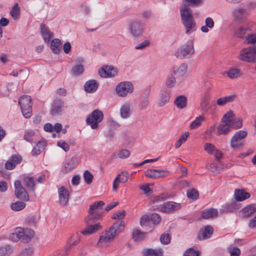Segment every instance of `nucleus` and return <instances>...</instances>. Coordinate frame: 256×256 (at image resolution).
Masks as SVG:
<instances>
[{"instance_id":"obj_54","label":"nucleus","mask_w":256,"mask_h":256,"mask_svg":"<svg viewBox=\"0 0 256 256\" xmlns=\"http://www.w3.org/2000/svg\"><path fill=\"white\" fill-rule=\"evenodd\" d=\"M150 222H152L154 224H157L160 223L161 220L160 216L156 213L152 214L150 216Z\"/></svg>"},{"instance_id":"obj_2","label":"nucleus","mask_w":256,"mask_h":256,"mask_svg":"<svg viewBox=\"0 0 256 256\" xmlns=\"http://www.w3.org/2000/svg\"><path fill=\"white\" fill-rule=\"evenodd\" d=\"M124 221L120 220L115 222L108 231H106L104 234L100 236L98 245L104 246L112 242L117 233L120 232L124 228Z\"/></svg>"},{"instance_id":"obj_43","label":"nucleus","mask_w":256,"mask_h":256,"mask_svg":"<svg viewBox=\"0 0 256 256\" xmlns=\"http://www.w3.org/2000/svg\"><path fill=\"white\" fill-rule=\"evenodd\" d=\"M230 128L238 129L242 127V120L240 118H234L232 121H230Z\"/></svg>"},{"instance_id":"obj_53","label":"nucleus","mask_w":256,"mask_h":256,"mask_svg":"<svg viewBox=\"0 0 256 256\" xmlns=\"http://www.w3.org/2000/svg\"><path fill=\"white\" fill-rule=\"evenodd\" d=\"M245 42L248 44H254L256 42V32L252 33V30L250 32V34H248L246 38Z\"/></svg>"},{"instance_id":"obj_57","label":"nucleus","mask_w":256,"mask_h":256,"mask_svg":"<svg viewBox=\"0 0 256 256\" xmlns=\"http://www.w3.org/2000/svg\"><path fill=\"white\" fill-rule=\"evenodd\" d=\"M32 248L28 247L24 249L17 256H30L33 253Z\"/></svg>"},{"instance_id":"obj_7","label":"nucleus","mask_w":256,"mask_h":256,"mask_svg":"<svg viewBox=\"0 0 256 256\" xmlns=\"http://www.w3.org/2000/svg\"><path fill=\"white\" fill-rule=\"evenodd\" d=\"M238 58L248 62H256V48L250 46L242 49L240 52Z\"/></svg>"},{"instance_id":"obj_49","label":"nucleus","mask_w":256,"mask_h":256,"mask_svg":"<svg viewBox=\"0 0 256 256\" xmlns=\"http://www.w3.org/2000/svg\"><path fill=\"white\" fill-rule=\"evenodd\" d=\"M183 2L185 3L182 6L187 5L188 8H190V6L195 7L199 6L202 3V0H183Z\"/></svg>"},{"instance_id":"obj_19","label":"nucleus","mask_w":256,"mask_h":256,"mask_svg":"<svg viewBox=\"0 0 256 256\" xmlns=\"http://www.w3.org/2000/svg\"><path fill=\"white\" fill-rule=\"evenodd\" d=\"M76 158L72 157L66 160L64 166L62 169L63 174H66L72 171L76 165Z\"/></svg>"},{"instance_id":"obj_23","label":"nucleus","mask_w":256,"mask_h":256,"mask_svg":"<svg viewBox=\"0 0 256 256\" xmlns=\"http://www.w3.org/2000/svg\"><path fill=\"white\" fill-rule=\"evenodd\" d=\"M250 196V193L246 192L244 189H237L234 192V198L238 202L243 201Z\"/></svg>"},{"instance_id":"obj_22","label":"nucleus","mask_w":256,"mask_h":256,"mask_svg":"<svg viewBox=\"0 0 256 256\" xmlns=\"http://www.w3.org/2000/svg\"><path fill=\"white\" fill-rule=\"evenodd\" d=\"M41 34L46 42H48L53 37V33L50 32L44 24H41L40 26Z\"/></svg>"},{"instance_id":"obj_51","label":"nucleus","mask_w":256,"mask_h":256,"mask_svg":"<svg viewBox=\"0 0 256 256\" xmlns=\"http://www.w3.org/2000/svg\"><path fill=\"white\" fill-rule=\"evenodd\" d=\"M93 178V176L88 170H86L84 171V178L87 184H91L92 182Z\"/></svg>"},{"instance_id":"obj_48","label":"nucleus","mask_w":256,"mask_h":256,"mask_svg":"<svg viewBox=\"0 0 256 256\" xmlns=\"http://www.w3.org/2000/svg\"><path fill=\"white\" fill-rule=\"evenodd\" d=\"M176 78L172 74H170L166 78V84L168 88H171L176 84Z\"/></svg>"},{"instance_id":"obj_38","label":"nucleus","mask_w":256,"mask_h":256,"mask_svg":"<svg viewBox=\"0 0 256 256\" xmlns=\"http://www.w3.org/2000/svg\"><path fill=\"white\" fill-rule=\"evenodd\" d=\"M46 142H38L32 150V154L36 156L40 154L44 150Z\"/></svg>"},{"instance_id":"obj_14","label":"nucleus","mask_w":256,"mask_h":256,"mask_svg":"<svg viewBox=\"0 0 256 256\" xmlns=\"http://www.w3.org/2000/svg\"><path fill=\"white\" fill-rule=\"evenodd\" d=\"M170 90L167 88L161 90L158 102V106L162 107L166 104L170 100Z\"/></svg>"},{"instance_id":"obj_15","label":"nucleus","mask_w":256,"mask_h":256,"mask_svg":"<svg viewBox=\"0 0 256 256\" xmlns=\"http://www.w3.org/2000/svg\"><path fill=\"white\" fill-rule=\"evenodd\" d=\"M98 74L101 77H114L117 74V70L111 66H104L99 70Z\"/></svg>"},{"instance_id":"obj_42","label":"nucleus","mask_w":256,"mask_h":256,"mask_svg":"<svg viewBox=\"0 0 256 256\" xmlns=\"http://www.w3.org/2000/svg\"><path fill=\"white\" fill-rule=\"evenodd\" d=\"M26 207V204L22 202H16L11 204V208L15 211H20Z\"/></svg>"},{"instance_id":"obj_8","label":"nucleus","mask_w":256,"mask_h":256,"mask_svg":"<svg viewBox=\"0 0 256 256\" xmlns=\"http://www.w3.org/2000/svg\"><path fill=\"white\" fill-rule=\"evenodd\" d=\"M104 115L102 112L98 110H95L87 118L86 122L88 125L90 126L92 129L94 130L98 128V124L102 121Z\"/></svg>"},{"instance_id":"obj_26","label":"nucleus","mask_w":256,"mask_h":256,"mask_svg":"<svg viewBox=\"0 0 256 256\" xmlns=\"http://www.w3.org/2000/svg\"><path fill=\"white\" fill-rule=\"evenodd\" d=\"M23 228H17L14 232L10 234L9 238L12 241L16 242L22 240V236H23Z\"/></svg>"},{"instance_id":"obj_31","label":"nucleus","mask_w":256,"mask_h":256,"mask_svg":"<svg viewBox=\"0 0 256 256\" xmlns=\"http://www.w3.org/2000/svg\"><path fill=\"white\" fill-rule=\"evenodd\" d=\"M130 104H126L120 108V116L122 118L126 119L130 117Z\"/></svg>"},{"instance_id":"obj_17","label":"nucleus","mask_w":256,"mask_h":256,"mask_svg":"<svg viewBox=\"0 0 256 256\" xmlns=\"http://www.w3.org/2000/svg\"><path fill=\"white\" fill-rule=\"evenodd\" d=\"M129 174L126 171H124L121 174H119L114 178L113 182L112 188L114 190H117L118 188V184L120 182H126L128 181Z\"/></svg>"},{"instance_id":"obj_4","label":"nucleus","mask_w":256,"mask_h":256,"mask_svg":"<svg viewBox=\"0 0 256 256\" xmlns=\"http://www.w3.org/2000/svg\"><path fill=\"white\" fill-rule=\"evenodd\" d=\"M104 204V202L103 201H98L90 205L89 214L85 218V221L90 224L92 220L96 221L99 219L101 216V211L102 210V206Z\"/></svg>"},{"instance_id":"obj_34","label":"nucleus","mask_w":256,"mask_h":256,"mask_svg":"<svg viewBox=\"0 0 256 256\" xmlns=\"http://www.w3.org/2000/svg\"><path fill=\"white\" fill-rule=\"evenodd\" d=\"M146 232H141L138 229H135L132 232V238L136 242L141 241L146 238Z\"/></svg>"},{"instance_id":"obj_32","label":"nucleus","mask_w":256,"mask_h":256,"mask_svg":"<svg viewBox=\"0 0 256 256\" xmlns=\"http://www.w3.org/2000/svg\"><path fill=\"white\" fill-rule=\"evenodd\" d=\"M235 96L234 95L228 96L218 98L216 101L217 105L219 106H224L228 102L234 100Z\"/></svg>"},{"instance_id":"obj_40","label":"nucleus","mask_w":256,"mask_h":256,"mask_svg":"<svg viewBox=\"0 0 256 256\" xmlns=\"http://www.w3.org/2000/svg\"><path fill=\"white\" fill-rule=\"evenodd\" d=\"M233 14L236 18H241L243 16L247 14V11L244 8L238 7L234 10Z\"/></svg>"},{"instance_id":"obj_1","label":"nucleus","mask_w":256,"mask_h":256,"mask_svg":"<svg viewBox=\"0 0 256 256\" xmlns=\"http://www.w3.org/2000/svg\"><path fill=\"white\" fill-rule=\"evenodd\" d=\"M182 22L186 30V34H190L196 30V24L194 20L191 9L187 5L182 6L180 8Z\"/></svg>"},{"instance_id":"obj_39","label":"nucleus","mask_w":256,"mask_h":256,"mask_svg":"<svg viewBox=\"0 0 256 256\" xmlns=\"http://www.w3.org/2000/svg\"><path fill=\"white\" fill-rule=\"evenodd\" d=\"M10 14L14 20H17L20 16V8L18 3H16L10 11Z\"/></svg>"},{"instance_id":"obj_11","label":"nucleus","mask_w":256,"mask_h":256,"mask_svg":"<svg viewBox=\"0 0 256 256\" xmlns=\"http://www.w3.org/2000/svg\"><path fill=\"white\" fill-rule=\"evenodd\" d=\"M247 136V132L244 130L237 132L232 136L230 141L231 146L233 148L240 147L243 145V139Z\"/></svg>"},{"instance_id":"obj_18","label":"nucleus","mask_w":256,"mask_h":256,"mask_svg":"<svg viewBox=\"0 0 256 256\" xmlns=\"http://www.w3.org/2000/svg\"><path fill=\"white\" fill-rule=\"evenodd\" d=\"M58 198L60 204L62 206H66L68 202L69 192L64 186H62L58 189Z\"/></svg>"},{"instance_id":"obj_55","label":"nucleus","mask_w":256,"mask_h":256,"mask_svg":"<svg viewBox=\"0 0 256 256\" xmlns=\"http://www.w3.org/2000/svg\"><path fill=\"white\" fill-rule=\"evenodd\" d=\"M171 237L168 233L163 234L160 237V242L164 244H167L170 242Z\"/></svg>"},{"instance_id":"obj_45","label":"nucleus","mask_w":256,"mask_h":256,"mask_svg":"<svg viewBox=\"0 0 256 256\" xmlns=\"http://www.w3.org/2000/svg\"><path fill=\"white\" fill-rule=\"evenodd\" d=\"M204 120V118L202 116H199L197 117L192 122L190 126V128L192 129H196L198 128L202 122Z\"/></svg>"},{"instance_id":"obj_41","label":"nucleus","mask_w":256,"mask_h":256,"mask_svg":"<svg viewBox=\"0 0 256 256\" xmlns=\"http://www.w3.org/2000/svg\"><path fill=\"white\" fill-rule=\"evenodd\" d=\"M84 71V66L82 64L74 66L71 70L72 75L77 76L82 74Z\"/></svg>"},{"instance_id":"obj_24","label":"nucleus","mask_w":256,"mask_h":256,"mask_svg":"<svg viewBox=\"0 0 256 256\" xmlns=\"http://www.w3.org/2000/svg\"><path fill=\"white\" fill-rule=\"evenodd\" d=\"M64 102L60 100H56L52 105L51 114L52 115H58L62 111Z\"/></svg>"},{"instance_id":"obj_44","label":"nucleus","mask_w":256,"mask_h":256,"mask_svg":"<svg viewBox=\"0 0 256 256\" xmlns=\"http://www.w3.org/2000/svg\"><path fill=\"white\" fill-rule=\"evenodd\" d=\"M256 211V205L255 204L248 205L244 208V214L247 216H250Z\"/></svg>"},{"instance_id":"obj_20","label":"nucleus","mask_w":256,"mask_h":256,"mask_svg":"<svg viewBox=\"0 0 256 256\" xmlns=\"http://www.w3.org/2000/svg\"><path fill=\"white\" fill-rule=\"evenodd\" d=\"M214 229L210 226H206L204 228H202L198 234V238L200 240H204L210 238L212 234Z\"/></svg>"},{"instance_id":"obj_46","label":"nucleus","mask_w":256,"mask_h":256,"mask_svg":"<svg viewBox=\"0 0 256 256\" xmlns=\"http://www.w3.org/2000/svg\"><path fill=\"white\" fill-rule=\"evenodd\" d=\"M24 182L26 186L32 190H34L35 187V183L33 178L26 177L24 180Z\"/></svg>"},{"instance_id":"obj_16","label":"nucleus","mask_w":256,"mask_h":256,"mask_svg":"<svg viewBox=\"0 0 256 256\" xmlns=\"http://www.w3.org/2000/svg\"><path fill=\"white\" fill-rule=\"evenodd\" d=\"M96 222V221L93 220H92V222H90V224H88L85 221L86 226L85 230L82 231V234L84 235L90 234L95 232L100 228L101 226L100 224L98 222L95 224Z\"/></svg>"},{"instance_id":"obj_35","label":"nucleus","mask_w":256,"mask_h":256,"mask_svg":"<svg viewBox=\"0 0 256 256\" xmlns=\"http://www.w3.org/2000/svg\"><path fill=\"white\" fill-rule=\"evenodd\" d=\"M13 252L12 246L5 244L0 246V256H9Z\"/></svg>"},{"instance_id":"obj_12","label":"nucleus","mask_w":256,"mask_h":256,"mask_svg":"<svg viewBox=\"0 0 256 256\" xmlns=\"http://www.w3.org/2000/svg\"><path fill=\"white\" fill-rule=\"evenodd\" d=\"M15 188V195L19 199L25 200H29V196L26 190L22 186L20 180H16L14 184Z\"/></svg>"},{"instance_id":"obj_63","label":"nucleus","mask_w":256,"mask_h":256,"mask_svg":"<svg viewBox=\"0 0 256 256\" xmlns=\"http://www.w3.org/2000/svg\"><path fill=\"white\" fill-rule=\"evenodd\" d=\"M204 148L206 152L210 154H212L213 152L215 150L214 145L210 143H206Z\"/></svg>"},{"instance_id":"obj_10","label":"nucleus","mask_w":256,"mask_h":256,"mask_svg":"<svg viewBox=\"0 0 256 256\" xmlns=\"http://www.w3.org/2000/svg\"><path fill=\"white\" fill-rule=\"evenodd\" d=\"M156 206L157 208H154V210H158L165 213H169L172 211L177 210L180 209L181 207L180 204L174 202H167L162 204Z\"/></svg>"},{"instance_id":"obj_52","label":"nucleus","mask_w":256,"mask_h":256,"mask_svg":"<svg viewBox=\"0 0 256 256\" xmlns=\"http://www.w3.org/2000/svg\"><path fill=\"white\" fill-rule=\"evenodd\" d=\"M234 114L232 110H230L224 116L221 121L230 124V121H232V120L234 119Z\"/></svg>"},{"instance_id":"obj_56","label":"nucleus","mask_w":256,"mask_h":256,"mask_svg":"<svg viewBox=\"0 0 256 256\" xmlns=\"http://www.w3.org/2000/svg\"><path fill=\"white\" fill-rule=\"evenodd\" d=\"M35 132L34 130H28L26 131L24 135V139L28 142H32V137L34 135Z\"/></svg>"},{"instance_id":"obj_21","label":"nucleus","mask_w":256,"mask_h":256,"mask_svg":"<svg viewBox=\"0 0 256 256\" xmlns=\"http://www.w3.org/2000/svg\"><path fill=\"white\" fill-rule=\"evenodd\" d=\"M98 85L99 84L96 80H89L84 84V90L88 93L94 92L97 90Z\"/></svg>"},{"instance_id":"obj_37","label":"nucleus","mask_w":256,"mask_h":256,"mask_svg":"<svg viewBox=\"0 0 256 256\" xmlns=\"http://www.w3.org/2000/svg\"><path fill=\"white\" fill-rule=\"evenodd\" d=\"M229 78L231 79L236 78L242 76L241 72L238 68H232L226 72Z\"/></svg>"},{"instance_id":"obj_30","label":"nucleus","mask_w":256,"mask_h":256,"mask_svg":"<svg viewBox=\"0 0 256 256\" xmlns=\"http://www.w3.org/2000/svg\"><path fill=\"white\" fill-rule=\"evenodd\" d=\"M230 129L229 124L223 121H220V124L217 127V134L218 135L226 134Z\"/></svg>"},{"instance_id":"obj_50","label":"nucleus","mask_w":256,"mask_h":256,"mask_svg":"<svg viewBox=\"0 0 256 256\" xmlns=\"http://www.w3.org/2000/svg\"><path fill=\"white\" fill-rule=\"evenodd\" d=\"M186 196L190 198L196 200L198 197V192L196 189L192 188L188 190Z\"/></svg>"},{"instance_id":"obj_13","label":"nucleus","mask_w":256,"mask_h":256,"mask_svg":"<svg viewBox=\"0 0 256 256\" xmlns=\"http://www.w3.org/2000/svg\"><path fill=\"white\" fill-rule=\"evenodd\" d=\"M168 172L166 170L148 169L145 172V175L148 178H157L166 176Z\"/></svg>"},{"instance_id":"obj_62","label":"nucleus","mask_w":256,"mask_h":256,"mask_svg":"<svg viewBox=\"0 0 256 256\" xmlns=\"http://www.w3.org/2000/svg\"><path fill=\"white\" fill-rule=\"evenodd\" d=\"M57 145L66 152H68L70 149L69 145L66 142L62 140L58 142Z\"/></svg>"},{"instance_id":"obj_59","label":"nucleus","mask_w":256,"mask_h":256,"mask_svg":"<svg viewBox=\"0 0 256 256\" xmlns=\"http://www.w3.org/2000/svg\"><path fill=\"white\" fill-rule=\"evenodd\" d=\"M200 252L198 250L192 248H190L187 250L184 254V256H198Z\"/></svg>"},{"instance_id":"obj_28","label":"nucleus","mask_w":256,"mask_h":256,"mask_svg":"<svg viewBox=\"0 0 256 256\" xmlns=\"http://www.w3.org/2000/svg\"><path fill=\"white\" fill-rule=\"evenodd\" d=\"M174 105L180 109H183L186 107L187 98L183 95L178 96L174 100Z\"/></svg>"},{"instance_id":"obj_60","label":"nucleus","mask_w":256,"mask_h":256,"mask_svg":"<svg viewBox=\"0 0 256 256\" xmlns=\"http://www.w3.org/2000/svg\"><path fill=\"white\" fill-rule=\"evenodd\" d=\"M150 44L149 40H145L142 43L139 44L135 46V48L136 50H144L146 47H148Z\"/></svg>"},{"instance_id":"obj_36","label":"nucleus","mask_w":256,"mask_h":256,"mask_svg":"<svg viewBox=\"0 0 256 256\" xmlns=\"http://www.w3.org/2000/svg\"><path fill=\"white\" fill-rule=\"evenodd\" d=\"M60 40L58 38H54L51 42L50 48L52 52L56 54H58L60 52Z\"/></svg>"},{"instance_id":"obj_25","label":"nucleus","mask_w":256,"mask_h":256,"mask_svg":"<svg viewBox=\"0 0 256 256\" xmlns=\"http://www.w3.org/2000/svg\"><path fill=\"white\" fill-rule=\"evenodd\" d=\"M23 236H22V242L24 243L30 242L34 238V232L33 230L29 228H23Z\"/></svg>"},{"instance_id":"obj_5","label":"nucleus","mask_w":256,"mask_h":256,"mask_svg":"<svg viewBox=\"0 0 256 256\" xmlns=\"http://www.w3.org/2000/svg\"><path fill=\"white\" fill-rule=\"evenodd\" d=\"M18 104L20 106L24 116L26 118H30L32 112V103L30 96H22L19 99Z\"/></svg>"},{"instance_id":"obj_6","label":"nucleus","mask_w":256,"mask_h":256,"mask_svg":"<svg viewBox=\"0 0 256 256\" xmlns=\"http://www.w3.org/2000/svg\"><path fill=\"white\" fill-rule=\"evenodd\" d=\"M128 30L132 36L138 38L143 36L144 25L140 20H132L129 22Z\"/></svg>"},{"instance_id":"obj_9","label":"nucleus","mask_w":256,"mask_h":256,"mask_svg":"<svg viewBox=\"0 0 256 256\" xmlns=\"http://www.w3.org/2000/svg\"><path fill=\"white\" fill-rule=\"evenodd\" d=\"M134 86L132 82L128 81L119 83L116 86V91L117 94L121 97L126 96L128 94L133 92Z\"/></svg>"},{"instance_id":"obj_27","label":"nucleus","mask_w":256,"mask_h":256,"mask_svg":"<svg viewBox=\"0 0 256 256\" xmlns=\"http://www.w3.org/2000/svg\"><path fill=\"white\" fill-rule=\"evenodd\" d=\"M250 29L246 26H240L235 32V36L239 38H245L250 34Z\"/></svg>"},{"instance_id":"obj_64","label":"nucleus","mask_w":256,"mask_h":256,"mask_svg":"<svg viewBox=\"0 0 256 256\" xmlns=\"http://www.w3.org/2000/svg\"><path fill=\"white\" fill-rule=\"evenodd\" d=\"M150 216L145 215L142 217L140 224V225L143 226H146L148 224V223L150 222Z\"/></svg>"},{"instance_id":"obj_58","label":"nucleus","mask_w":256,"mask_h":256,"mask_svg":"<svg viewBox=\"0 0 256 256\" xmlns=\"http://www.w3.org/2000/svg\"><path fill=\"white\" fill-rule=\"evenodd\" d=\"M228 250L230 254V256H240V250L236 247L230 246Z\"/></svg>"},{"instance_id":"obj_61","label":"nucleus","mask_w":256,"mask_h":256,"mask_svg":"<svg viewBox=\"0 0 256 256\" xmlns=\"http://www.w3.org/2000/svg\"><path fill=\"white\" fill-rule=\"evenodd\" d=\"M130 155V152L126 149H122L118 153V156L120 158H126Z\"/></svg>"},{"instance_id":"obj_47","label":"nucleus","mask_w":256,"mask_h":256,"mask_svg":"<svg viewBox=\"0 0 256 256\" xmlns=\"http://www.w3.org/2000/svg\"><path fill=\"white\" fill-rule=\"evenodd\" d=\"M190 134L189 132H187L185 133L182 134L180 136V138L176 141V144H175V148H178L182 144L183 142H184L185 141H186L188 137V136Z\"/></svg>"},{"instance_id":"obj_33","label":"nucleus","mask_w":256,"mask_h":256,"mask_svg":"<svg viewBox=\"0 0 256 256\" xmlns=\"http://www.w3.org/2000/svg\"><path fill=\"white\" fill-rule=\"evenodd\" d=\"M218 214V210L215 208H209L202 212L201 216L204 219L213 218Z\"/></svg>"},{"instance_id":"obj_3","label":"nucleus","mask_w":256,"mask_h":256,"mask_svg":"<svg viewBox=\"0 0 256 256\" xmlns=\"http://www.w3.org/2000/svg\"><path fill=\"white\" fill-rule=\"evenodd\" d=\"M194 42L192 40L180 46L175 53V56L178 59L190 58L194 53Z\"/></svg>"},{"instance_id":"obj_29","label":"nucleus","mask_w":256,"mask_h":256,"mask_svg":"<svg viewBox=\"0 0 256 256\" xmlns=\"http://www.w3.org/2000/svg\"><path fill=\"white\" fill-rule=\"evenodd\" d=\"M187 64L184 63L179 66H173L172 71L174 74H178L179 76H183L186 74L187 71Z\"/></svg>"}]
</instances>
